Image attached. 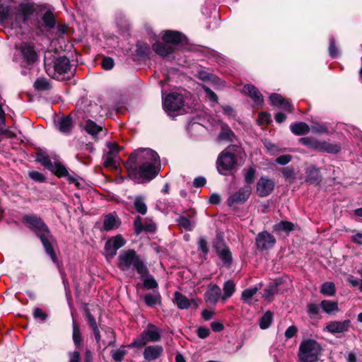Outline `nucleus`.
Listing matches in <instances>:
<instances>
[{
    "label": "nucleus",
    "mask_w": 362,
    "mask_h": 362,
    "mask_svg": "<svg viewBox=\"0 0 362 362\" xmlns=\"http://www.w3.org/2000/svg\"><path fill=\"white\" fill-rule=\"evenodd\" d=\"M156 163H160L157 152L151 148H139L130 154L124 166L127 169L131 179L138 180L141 178L151 181L160 171V168L155 165Z\"/></svg>",
    "instance_id": "obj_1"
},
{
    "label": "nucleus",
    "mask_w": 362,
    "mask_h": 362,
    "mask_svg": "<svg viewBox=\"0 0 362 362\" xmlns=\"http://www.w3.org/2000/svg\"><path fill=\"white\" fill-rule=\"evenodd\" d=\"M22 221L29 228L35 231L52 262L57 263V257L52 246V237L45 223L40 218L35 215H26L23 216Z\"/></svg>",
    "instance_id": "obj_2"
},
{
    "label": "nucleus",
    "mask_w": 362,
    "mask_h": 362,
    "mask_svg": "<svg viewBox=\"0 0 362 362\" xmlns=\"http://www.w3.org/2000/svg\"><path fill=\"white\" fill-rule=\"evenodd\" d=\"M118 267L124 272L136 270L141 278L148 274L144 262L132 249L122 250L118 256Z\"/></svg>",
    "instance_id": "obj_3"
},
{
    "label": "nucleus",
    "mask_w": 362,
    "mask_h": 362,
    "mask_svg": "<svg viewBox=\"0 0 362 362\" xmlns=\"http://www.w3.org/2000/svg\"><path fill=\"white\" fill-rule=\"evenodd\" d=\"M299 143L313 151L329 154H337L341 149L338 144H331L326 141H320L312 136L302 137L299 139Z\"/></svg>",
    "instance_id": "obj_4"
},
{
    "label": "nucleus",
    "mask_w": 362,
    "mask_h": 362,
    "mask_svg": "<svg viewBox=\"0 0 362 362\" xmlns=\"http://www.w3.org/2000/svg\"><path fill=\"white\" fill-rule=\"evenodd\" d=\"M321 350V346L316 341L313 339L304 340L299 346V360L301 362H316Z\"/></svg>",
    "instance_id": "obj_5"
},
{
    "label": "nucleus",
    "mask_w": 362,
    "mask_h": 362,
    "mask_svg": "<svg viewBox=\"0 0 362 362\" xmlns=\"http://www.w3.org/2000/svg\"><path fill=\"white\" fill-rule=\"evenodd\" d=\"M161 330L156 325L149 323L144 329L140 336L132 343L129 344V347H142L148 342H157L160 340Z\"/></svg>",
    "instance_id": "obj_6"
},
{
    "label": "nucleus",
    "mask_w": 362,
    "mask_h": 362,
    "mask_svg": "<svg viewBox=\"0 0 362 362\" xmlns=\"http://www.w3.org/2000/svg\"><path fill=\"white\" fill-rule=\"evenodd\" d=\"M238 148L237 146H229L228 148L221 151L216 160V168L221 175L225 174V171H229L234 169L238 164L237 156L229 151L228 149Z\"/></svg>",
    "instance_id": "obj_7"
},
{
    "label": "nucleus",
    "mask_w": 362,
    "mask_h": 362,
    "mask_svg": "<svg viewBox=\"0 0 362 362\" xmlns=\"http://www.w3.org/2000/svg\"><path fill=\"white\" fill-rule=\"evenodd\" d=\"M185 100L182 95L177 93H170L168 94L163 99V110L167 112L168 115L174 117L177 114H181L184 106Z\"/></svg>",
    "instance_id": "obj_8"
},
{
    "label": "nucleus",
    "mask_w": 362,
    "mask_h": 362,
    "mask_svg": "<svg viewBox=\"0 0 362 362\" xmlns=\"http://www.w3.org/2000/svg\"><path fill=\"white\" fill-rule=\"evenodd\" d=\"M351 327V320H344L343 321L332 320L328 322L323 328L324 332H327L332 335L338 336L347 332Z\"/></svg>",
    "instance_id": "obj_9"
},
{
    "label": "nucleus",
    "mask_w": 362,
    "mask_h": 362,
    "mask_svg": "<svg viewBox=\"0 0 362 362\" xmlns=\"http://www.w3.org/2000/svg\"><path fill=\"white\" fill-rule=\"evenodd\" d=\"M57 25V20L54 13L50 11H46L42 15L41 20L37 18L33 20V26L36 30L42 31V28H45L47 30H51L54 28Z\"/></svg>",
    "instance_id": "obj_10"
},
{
    "label": "nucleus",
    "mask_w": 362,
    "mask_h": 362,
    "mask_svg": "<svg viewBox=\"0 0 362 362\" xmlns=\"http://www.w3.org/2000/svg\"><path fill=\"white\" fill-rule=\"evenodd\" d=\"M126 243V240L121 235L109 238L105 245V255L112 258L115 256L117 250L122 247Z\"/></svg>",
    "instance_id": "obj_11"
},
{
    "label": "nucleus",
    "mask_w": 362,
    "mask_h": 362,
    "mask_svg": "<svg viewBox=\"0 0 362 362\" xmlns=\"http://www.w3.org/2000/svg\"><path fill=\"white\" fill-rule=\"evenodd\" d=\"M163 41L172 46L184 45L187 43V37L180 31L168 30L163 32Z\"/></svg>",
    "instance_id": "obj_12"
},
{
    "label": "nucleus",
    "mask_w": 362,
    "mask_h": 362,
    "mask_svg": "<svg viewBox=\"0 0 362 362\" xmlns=\"http://www.w3.org/2000/svg\"><path fill=\"white\" fill-rule=\"evenodd\" d=\"M214 247L223 264L229 266L232 262V255L223 240L221 238H216L214 243Z\"/></svg>",
    "instance_id": "obj_13"
},
{
    "label": "nucleus",
    "mask_w": 362,
    "mask_h": 362,
    "mask_svg": "<svg viewBox=\"0 0 362 362\" xmlns=\"http://www.w3.org/2000/svg\"><path fill=\"white\" fill-rule=\"evenodd\" d=\"M18 49L21 51L23 60L27 64L32 65L37 61L38 54L35 49L33 44L23 42L18 47Z\"/></svg>",
    "instance_id": "obj_14"
},
{
    "label": "nucleus",
    "mask_w": 362,
    "mask_h": 362,
    "mask_svg": "<svg viewBox=\"0 0 362 362\" xmlns=\"http://www.w3.org/2000/svg\"><path fill=\"white\" fill-rule=\"evenodd\" d=\"M269 99L272 106L279 107L290 113L294 111V106L289 98H286L279 93H273L269 95Z\"/></svg>",
    "instance_id": "obj_15"
},
{
    "label": "nucleus",
    "mask_w": 362,
    "mask_h": 362,
    "mask_svg": "<svg viewBox=\"0 0 362 362\" xmlns=\"http://www.w3.org/2000/svg\"><path fill=\"white\" fill-rule=\"evenodd\" d=\"M38 6L34 3H21L18 5V10L20 14L23 17L24 23H27V25L30 24L33 25V20L32 16L37 12Z\"/></svg>",
    "instance_id": "obj_16"
},
{
    "label": "nucleus",
    "mask_w": 362,
    "mask_h": 362,
    "mask_svg": "<svg viewBox=\"0 0 362 362\" xmlns=\"http://www.w3.org/2000/svg\"><path fill=\"white\" fill-rule=\"evenodd\" d=\"M54 75H63L67 74L71 68L70 59L66 56H59L54 57L53 60ZM52 78H55V76Z\"/></svg>",
    "instance_id": "obj_17"
},
{
    "label": "nucleus",
    "mask_w": 362,
    "mask_h": 362,
    "mask_svg": "<svg viewBox=\"0 0 362 362\" xmlns=\"http://www.w3.org/2000/svg\"><path fill=\"white\" fill-rule=\"evenodd\" d=\"M274 188V182L269 178L262 177L257 182V194L264 197L269 195Z\"/></svg>",
    "instance_id": "obj_18"
},
{
    "label": "nucleus",
    "mask_w": 362,
    "mask_h": 362,
    "mask_svg": "<svg viewBox=\"0 0 362 362\" xmlns=\"http://www.w3.org/2000/svg\"><path fill=\"white\" fill-rule=\"evenodd\" d=\"M275 243L274 237L267 231L259 233L256 238V245L259 250L271 248L274 245Z\"/></svg>",
    "instance_id": "obj_19"
},
{
    "label": "nucleus",
    "mask_w": 362,
    "mask_h": 362,
    "mask_svg": "<svg viewBox=\"0 0 362 362\" xmlns=\"http://www.w3.org/2000/svg\"><path fill=\"white\" fill-rule=\"evenodd\" d=\"M251 194V187L244 186L243 187L238 189L237 192L231 194L226 204H235L238 202H245L247 200Z\"/></svg>",
    "instance_id": "obj_20"
},
{
    "label": "nucleus",
    "mask_w": 362,
    "mask_h": 362,
    "mask_svg": "<svg viewBox=\"0 0 362 362\" xmlns=\"http://www.w3.org/2000/svg\"><path fill=\"white\" fill-rule=\"evenodd\" d=\"M204 297L206 303L215 305L218 299L222 297L221 288L216 284H209Z\"/></svg>",
    "instance_id": "obj_21"
},
{
    "label": "nucleus",
    "mask_w": 362,
    "mask_h": 362,
    "mask_svg": "<svg viewBox=\"0 0 362 362\" xmlns=\"http://www.w3.org/2000/svg\"><path fill=\"white\" fill-rule=\"evenodd\" d=\"M243 93L250 96L254 101L256 105H262L264 103V98L262 94L258 88L252 84H245L243 87Z\"/></svg>",
    "instance_id": "obj_22"
},
{
    "label": "nucleus",
    "mask_w": 362,
    "mask_h": 362,
    "mask_svg": "<svg viewBox=\"0 0 362 362\" xmlns=\"http://www.w3.org/2000/svg\"><path fill=\"white\" fill-rule=\"evenodd\" d=\"M295 228L296 226L292 222L281 221L273 226V232L279 236H287Z\"/></svg>",
    "instance_id": "obj_23"
},
{
    "label": "nucleus",
    "mask_w": 362,
    "mask_h": 362,
    "mask_svg": "<svg viewBox=\"0 0 362 362\" xmlns=\"http://www.w3.org/2000/svg\"><path fill=\"white\" fill-rule=\"evenodd\" d=\"M134 226L136 235H139L142 231L154 232L156 229L155 223L151 221H146L145 223H143L142 219L139 216L135 218Z\"/></svg>",
    "instance_id": "obj_24"
},
{
    "label": "nucleus",
    "mask_w": 362,
    "mask_h": 362,
    "mask_svg": "<svg viewBox=\"0 0 362 362\" xmlns=\"http://www.w3.org/2000/svg\"><path fill=\"white\" fill-rule=\"evenodd\" d=\"M152 49L158 55L163 58L174 54L175 51L173 46L159 41L152 45Z\"/></svg>",
    "instance_id": "obj_25"
},
{
    "label": "nucleus",
    "mask_w": 362,
    "mask_h": 362,
    "mask_svg": "<svg viewBox=\"0 0 362 362\" xmlns=\"http://www.w3.org/2000/svg\"><path fill=\"white\" fill-rule=\"evenodd\" d=\"M163 353V348L160 345H150L145 348L144 357L148 361L158 359Z\"/></svg>",
    "instance_id": "obj_26"
},
{
    "label": "nucleus",
    "mask_w": 362,
    "mask_h": 362,
    "mask_svg": "<svg viewBox=\"0 0 362 362\" xmlns=\"http://www.w3.org/2000/svg\"><path fill=\"white\" fill-rule=\"evenodd\" d=\"M305 181L310 185H317L322 182V175L320 168L316 166H310L306 170Z\"/></svg>",
    "instance_id": "obj_27"
},
{
    "label": "nucleus",
    "mask_w": 362,
    "mask_h": 362,
    "mask_svg": "<svg viewBox=\"0 0 362 362\" xmlns=\"http://www.w3.org/2000/svg\"><path fill=\"white\" fill-rule=\"evenodd\" d=\"M217 139L219 141H228L233 143L236 139V136L226 123L222 122L221 124V130Z\"/></svg>",
    "instance_id": "obj_28"
},
{
    "label": "nucleus",
    "mask_w": 362,
    "mask_h": 362,
    "mask_svg": "<svg viewBox=\"0 0 362 362\" xmlns=\"http://www.w3.org/2000/svg\"><path fill=\"white\" fill-rule=\"evenodd\" d=\"M58 130L65 134H69L73 128V119L70 115L61 117L56 124Z\"/></svg>",
    "instance_id": "obj_29"
},
{
    "label": "nucleus",
    "mask_w": 362,
    "mask_h": 362,
    "mask_svg": "<svg viewBox=\"0 0 362 362\" xmlns=\"http://www.w3.org/2000/svg\"><path fill=\"white\" fill-rule=\"evenodd\" d=\"M35 161L40 163L47 170H52L53 163L49 155L40 148L36 149Z\"/></svg>",
    "instance_id": "obj_30"
},
{
    "label": "nucleus",
    "mask_w": 362,
    "mask_h": 362,
    "mask_svg": "<svg viewBox=\"0 0 362 362\" xmlns=\"http://www.w3.org/2000/svg\"><path fill=\"white\" fill-rule=\"evenodd\" d=\"M175 303L180 309H187L189 307L191 303L194 304L195 307L198 306V303L196 299H192L190 301L185 296L179 292L175 293Z\"/></svg>",
    "instance_id": "obj_31"
},
{
    "label": "nucleus",
    "mask_w": 362,
    "mask_h": 362,
    "mask_svg": "<svg viewBox=\"0 0 362 362\" xmlns=\"http://www.w3.org/2000/svg\"><path fill=\"white\" fill-rule=\"evenodd\" d=\"M290 130L293 134L301 136L308 134L310 131V127L305 122H298L292 123L290 125Z\"/></svg>",
    "instance_id": "obj_32"
},
{
    "label": "nucleus",
    "mask_w": 362,
    "mask_h": 362,
    "mask_svg": "<svg viewBox=\"0 0 362 362\" xmlns=\"http://www.w3.org/2000/svg\"><path fill=\"white\" fill-rule=\"evenodd\" d=\"M11 0L0 2V23H4L10 18Z\"/></svg>",
    "instance_id": "obj_33"
},
{
    "label": "nucleus",
    "mask_w": 362,
    "mask_h": 362,
    "mask_svg": "<svg viewBox=\"0 0 362 362\" xmlns=\"http://www.w3.org/2000/svg\"><path fill=\"white\" fill-rule=\"evenodd\" d=\"M135 52L140 58H145L150 55L151 48L146 42L137 41L136 43Z\"/></svg>",
    "instance_id": "obj_34"
},
{
    "label": "nucleus",
    "mask_w": 362,
    "mask_h": 362,
    "mask_svg": "<svg viewBox=\"0 0 362 362\" xmlns=\"http://www.w3.org/2000/svg\"><path fill=\"white\" fill-rule=\"evenodd\" d=\"M84 129L88 134L95 137L100 132L103 131V127L93 120L88 119L86 122Z\"/></svg>",
    "instance_id": "obj_35"
},
{
    "label": "nucleus",
    "mask_w": 362,
    "mask_h": 362,
    "mask_svg": "<svg viewBox=\"0 0 362 362\" xmlns=\"http://www.w3.org/2000/svg\"><path fill=\"white\" fill-rule=\"evenodd\" d=\"M320 307L325 313L329 315L339 311L337 302L330 300H322L320 303Z\"/></svg>",
    "instance_id": "obj_36"
},
{
    "label": "nucleus",
    "mask_w": 362,
    "mask_h": 362,
    "mask_svg": "<svg viewBox=\"0 0 362 362\" xmlns=\"http://www.w3.org/2000/svg\"><path fill=\"white\" fill-rule=\"evenodd\" d=\"M259 289L257 286L246 288L242 292L241 300L249 305L252 304V297L257 293Z\"/></svg>",
    "instance_id": "obj_37"
},
{
    "label": "nucleus",
    "mask_w": 362,
    "mask_h": 362,
    "mask_svg": "<svg viewBox=\"0 0 362 362\" xmlns=\"http://www.w3.org/2000/svg\"><path fill=\"white\" fill-rule=\"evenodd\" d=\"M33 86L37 91H46L52 88L49 81L43 77L37 78L34 82Z\"/></svg>",
    "instance_id": "obj_38"
},
{
    "label": "nucleus",
    "mask_w": 362,
    "mask_h": 362,
    "mask_svg": "<svg viewBox=\"0 0 362 362\" xmlns=\"http://www.w3.org/2000/svg\"><path fill=\"white\" fill-rule=\"evenodd\" d=\"M57 177L61 178L68 175V170L64 165L60 162H55L53 164L52 170H49Z\"/></svg>",
    "instance_id": "obj_39"
},
{
    "label": "nucleus",
    "mask_w": 362,
    "mask_h": 362,
    "mask_svg": "<svg viewBox=\"0 0 362 362\" xmlns=\"http://www.w3.org/2000/svg\"><path fill=\"white\" fill-rule=\"evenodd\" d=\"M224 294L222 296L221 299L226 301L228 298H230L235 291V285L232 281H227L223 285Z\"/></svg>",
    "instance_id": "obj_40"
},
{
    "label": "nucleus",
    "mask_w": 362,
    "mask_h": 362,
    "mask_svg": "<svg viewBox=\"0 0 362 362\" xmlns=\"http://www.w3.org/2000/svg\"><path fill=\"white\" fill-rule=\"evenodd\" d=\"M285 180L289 183H292L296 179L295 170L293 166L283 167L280 169Z\"/></svg>",
    "instance_id": "obj_41"
},
{
    "label": "nucleus",
    "mask_w": 362,
    "mask_h": 362,
    "mask_svg": "<svg viewBox=\"0 0 362 362\" xmlns=\"http://www.w3.org/2000/svg\"><path fill=\"white\" fill-rule=\"evenodd\" d=\"M273 315L270 311L266 312L259 320V327L262 329H267L272 322Z\"/></svg>",
    "instance_id": "obj_42"
},
{
    "label": "nucleus",
    "mask_w": 362,
    "mask_h": 362,
    "mask_svg": "<svg viewBox=\"0 0 362 362\" xmlns=\"http://www.w3.org/2000/svg\"><path fill=\"white\" fill-rule=\"evenodd\" d=\"M320 292L327 296H333L335 294V286L332 282L324 283L320 288Z\"/></svg>",
    "instance_id": "obj_43"
},
{
    "label": "nucleus",
    "mask_w": 362,
    "mask_h": 362,
    "mask_svg": "<svg viewBox=\"0 0 362 362\" xmlns=\"http://www.w3.org/2000/svg\"><path fill=\"white\" fill-rule=\"evenodd\" d=\"M73 341L74 344L78 347L81 346L82 342L81 334L78 326L74 320H73Z\"/></svg>",
    "instance_id": "obj_44"
},
{
    "label": "nucleus",
    "mask_w": 362,
    "mask_h": 362,
    "mask_svg": "<svg viewBox=\"0 0 362 362\" xmlns=\"http://www.w3.org/2000/svg\"><path fill=\"white\" fill-rule=\"evenodd\" d=\"M329 55L332 59H336L339 55V50L336 45L335 39L333 36L329 38L328 47Z\"/></svg>",
    "instance_id": "obj_45"
},
{
    "label": "nucleus",
    "mask_w": 362,
    "mask_h": 362,
    "mask_svg": "<svg viewBox=\"0 0 362 362\" xmlns=\"http://www.w3.org/2000/svg\"><path fill=\"white\" fill-rule=\"evenodd\" d=\"M278 284L276 282L270 283L264 289L263 297L270 300L271 298L277 292Z\"/></svg>",
    "instance_id": "obj_46"
},
{
    "label": "nucleus",
    "mask_w": 362,
    "mask_h": 362,
    "mask_svg": "<svg viewBox=\"0 0 362 362\" xmlns=\"http://www.w3.org/2000/svg\"><path fill=\"white\" fill-rule=\"evenodd\" d=\"M256 175V170L254 167L248 168L245 174V182L247 184L245 186H250L255 182Z\"/></svg>",
    "instance_id": "obj_47"
},
{
    "label": "nucleus",
    "mask_w": 362,
    "mask_h": 362,
    "mask_svg": "<svg viewBox=\"0 0 362 362\" xmlns=\"http://www.w3.org/2000/svg\"><path fill=\"white\" fill-rule=\"evenodd\" d=\"M25 25H27V23H24V21H23V17L20 14V11L18 9L15 13L14 20L11 23L12 28H17L21 30Z\"/></svg>",
    "instance_id": "obj_48"
},
{
    "label": "nucleus",
    "mask_w": 362,
    "mask_h": 362,
    "mask_svg": "<svg viewBox=\"0 0 362 362\" xmlns=\"http://www.w3.org/2000/svg\"><path fill=\"white\" fill-rule=\"evenodd\" d=\"M179 224L187 230H192L195 226L193 220L187 218L186 216H180L178 219Z\"/></svg>",
    "instance_id": "obj_49"
},
{
    "label": "nucleus",
    "mask_w": 362,
    "mask_h": 362,
    "mask_svg": "<svg viewBox=\"0 0 362 362\" xmlns=\"http://www.w3.org/2000/svg\"><path fill=\"white\" fill-rule=\"evenodd\" d=\"M272 122V116L267 112H261L259 113L257 123L259 125H269Z\"/></svg>",
    "instance_id": "obj_50"
},
{
    "label": "nucleus",
    "mask_w": 362,
    "mask_h": 362,
    "mask_svg": "<svg viewBox=\"0 0 362 362\" xmlns=\"http://www.w3.org/2000/svg\"><path fill=\"white\" fill-rule=\"evenodd\" d=\"M126 354L127 351L124 348H119L111 351V356L116 362H122Z\"/></svg>",
    "instance_id": "obj_51"
},
{
    "label": "nucleus",
    "mask_w": 362,
    "mask_h": 362,
    "mask_svg": "<svg viewBox=\"0 0 362 362\" xmlns=\"http://www.w3.org/2000/svg\"><path fill=\"white\" fill-rule=\"evenodd\" d=\"M28 177L35 182L42 183L46 182V177L42 173L37 171H29Z\"/></svg>",
    "instance_id": "obj_52"
},
{
    "label": "nucleus",
    "mask_w": 362,
    "mask_h": 362,
    "mask_svg": "<svg viewBox=\"0 0 362 362\" xmlns=\"http://www.w3.org/2000/svg\"><path fill=\"white\" fill-rule=\"evenodd\" d=\"M116 218L112 214L107 215L104 221V228L106 230L113 229L116 226Z\"/></svg>",
    "instance_id": "obj_53"
},
{
    "label": "nucleus",
    "mask_w": 362,
    "mask_h": 362,
    "mask_svg": "<svg viewBox=\"0 0 362 362\" xmlns=\"http://www.w3.org/2000/svg\"><path fill=\"white\" fill-rule=\"evenodd\" d=\"M148 274L143 277L144 279V286L145 288L148 289L155 288L158 286V284L153 276H147Z\"/></svg>",
    "instance_id": "obj_54"
},
{
    "label": "nucleus",
    "mask_w": 362,
    "mask_h": 362,
    "mask_svg": "<svg viewBox=\"0 0 362 362\" xmlns=\"http://www.w3.org/2000/svg\"><path fill=\"white\" fill-rule=\"evenodd\" d=\"M101 66L105 70H111L115 66L114 59L110 57H105L101 62Z\"/></svg>",
    "instance_id": "obj_55"
},
{
    "label": "nucleus",
    "mask_w": 362,
    "mask_h": 362,
    "mask_svg": "<svg viewBox=\"0 0 362 362\" xmlns=\"http://www.w3.org/2000/svg\"><path fill=\"white\" fill-rule=\"evenodd\" d=\"M158 294L148 293L144 296L145 303L149 306L156 305L158 300Z\"/></svg>",
    "instance_id": "obj_56"
},
{
    "label": "nucleus",
    "mask_w": 362,
    "mask_h": 362,
    "mask_svg": "<svg viewBox=\"0 0 362 362\" xmlns=\"http://www.w3.org/2000/svg\"><path fill=\"white\" fill-rule=\"evenodd\" d=\"M203 89L206 95V97L211 101L218 103V95L209 87L204 86Z\"/></svg>",
    "instance_id": "obj_57"
},
{
    "label": "nucleus",
    "mask_w": 362,
    "mask_h": 362,
    "mask_svg": "<svg viewBox=\"0 0 362 362\" xmlns=\"http://www.w3.org/2000/svg\"><path fill=\"white\" fill-rule=\"evenodd\" d=\"M104 166L105 168H117L116 161L114 158V156L108 154L104 160Z\"/></svg>",
    "instance_id": "obj_58"
},
{
    "label": "nucleus",
    "mask_w": 362,
    "mask_h": 362,
    "mask_svg": "<svg viewBox=\"0 0 362 362\" xmlns=\"http://www.w3.org/2000/svg\"><path fill=\"white\" fill-rule=\"evenodd\" d=\"M291 158H292V156L291 155L284 154V155L278 156L276 158V163H278L279 165H284L288 164L291 160Z\"/></svg>",
    "instance_id": "obj_59"
},
{
    "label": "nucleus",
    "mask_w": 362,
    "mask_h": 362,
    "mask_svg": "<svg viewBox=\"0 0 362 362\" xmlns=\"http://www.w3.org/2000/svg\"><path fill=\"white\" fill-rule=\"evenodd\" d=\"M105 333L108 336V337L110 338V341H106V342L103 341V344L106 346L114 345L115 343V332H113V330L111 328L108 327L105 329Z\"/></svg>",
    "instance_id": "obj_60"
},
{
    "label": "nucleus",
    "mask_w": 362,
    "mask_h": 362,
    "mask_svg": "<svg viewBox=\"0 0 362 362\" xmlns=\"http://www.w3.org/2000/svg\"><path fill=\"white\" fill-rule=\"evenodd\" d=\"M213 76V74L203 70L198 71L197 74V77L203 81H209L212 78Z\"/></svg>",
    "instance_id": "obj_61"
},
{
    "label": "nucleus",
    "mask_w": 362,
    "mask_h": 362,
    "mask_svg": "<svg viewBox=\"0 0 362 362\" xmlns=\"http://www.w3.org/2000/svg\"><path fill=\"white\" fill-rule=\"evenodd\" d=\"M298 329L296 326L291 325L287 328L285 332V337L286 339H291L297 333Z\"/></svg>",
    "instance_id": "obj_62"
},
{
    "label": "nucleus",
    "mask_w": 362,
    "mask_h": 362,
    "mask_svg": "<svg viewBox=\"0 0 362 362\" xmlns=\"http://www.w3.org/2000/svg\"><path fill=\"white\" fill-rule=\"evenodd\" d=\"M107 147L109 148L108 154L115 156V154L118 153L120 151V147L118 144L115 143H109L107 145Z\"/></svg>",
    "instance_id": "obj_63"
},
{
    "label": "nucleus",
    "mask_w": 362,
    "mask_h": 362,
    "mask_svg": "<svg viewBox=\"0 0 362 362\" xmlns=\"http://www.w3.org/2000/svg\"><path fill=\"white\" fill-rule=\"evenodd\" d=\"M206 183V180L205 177L199 176L194 178L193 181V185L194 187L199 188L204 187Z\"/></svg>",
    "instance_id": "obj_64"
}]
</instances>
